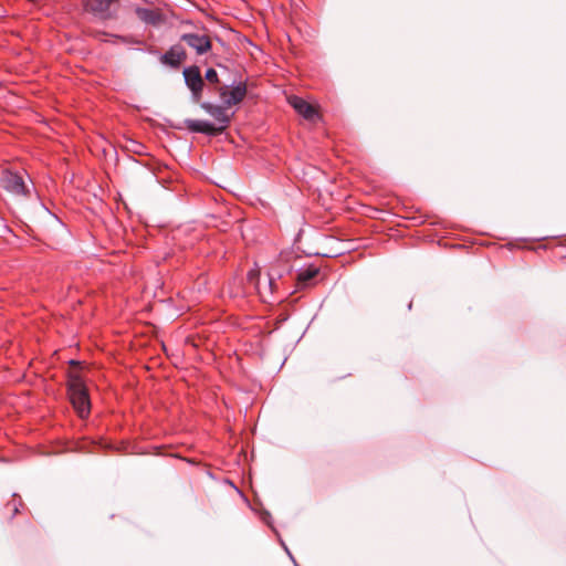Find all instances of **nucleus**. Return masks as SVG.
<instances>
[{
    "mask_svg": "<svg viewBox=\"0 0 566 566\" xmlns=\"http://www.w3.org/2000/svg\"><path fill=\"white\" fill-rule=\"evenodd\" d=\"M71 402L81 418L90 415L91 402L84 380L77 374H71L67 381Z\"/></svg>",
    "mask_w": 566,
    "mask_h": 566,
    "instance_id": "1",
    "label": "nucleus"
},
{
    "mask_svg": "<svg viewBox=\"0 0 566 566\" xmlns=\"http://www.w3.org/2000/svg\"><path fill=\"white\" fill-rule=\"evenodd\" d=\"M0 186L13 196L30 197L32 182L30 181L29 185L21 172L4 170L0 178Z\"/></svg>",
    "mask_w": 566,
    "mask_h": 566,
    "instance_id": "2",
    "label": "nucleus"
},
{
    "mask_svg": "<svg viewBox=\"0 0 566 566\" xmlns=\"http://www.w3.org/2000/svg\"><path fill=\"white\" fill-rule=\"evenodd\" d=\"M184 78L187 87L191 92V96L193 102H199L202 95V90L205 86L203 78L201 76L200 69L196 65L188 66L184 69Z\"/></svg>",
    "mask_w": 566,
    "mask_h": 566,
    "instance_id": "3",
    "label": "nucleus"
},
{
    "mask_svg": "<svg viewBox=\"0 0 566 566\" xmlns=\"http://www.w3.org/2000/svg\"><path fill=\"white\" fill-rule=\"evenodd\" d=\"M219 96L224 106L231 107L240 104L247 96L248 86L245 82H239L235 86L229 90L228 86H220L217 88Z\"/></svg>",
    "mask_w": 566,
    "mask_h": 566,
    "instance_id": "4",
    "label": "nucleus"
},
{
    "mask_svg": "<svg viewBox=\"0 0 566 566\" xmlns=\"http://www.w3.org/2000/svg\"><path fill=\"white\" fill-rule=\"evenodd\" d=\"M180 41L185 42L189 48H191L197 55H203L208 53L212 48L210 38L203 33H182L180 35Z\"/></svg>",
    "mask_w": 566,
    "mask_h": 566,
    "instance_id": "5",
    "label": "nucleus"
},
{
    "mask_svg": "<svg viewBox=\"0 0 566 566\" xmlns=\"http://www.w3.org/2000/svg\"><path fill=\"white\" fill-rule=\"evenodd\" d=\"M200 107L217 120V123L219 124L217 128L221 129V133H223L227 129L231 122V115L227 113V106H224L223 104L216 105L210 102H202L200 103Z\"/></svg>",
    "mask_w": 566,
    "mask_h": 566,
    "instance_id": "6",
    "label": "nucleus"
},
{
    "mask_svg": "<svg viewBox=\"0 0 566 566\" xmlns=\"http://www.w3.org/2000/svg\"><path fill=\"white\" fill-rule=\"evenodd\" d=\"M117 0H84V8L96 18L105 20L112 17V6Z\"/></svg>",
    "mask_w": 566,
    "mask_h": 566,
    "instance_id": "7",
    "label": "nucleus"
},
{
    "mask_svg": "<svg viewBox=\"0 0 566 566\" xmlns=\"http://www.w3.org/2000/svg\"><path fill=\"white\" fill-rule=\"evenodd\" d=\"M186 59L187 53L182 45L175 44L160 55L159 61L166 66L178 69L186 61Z\"/></svg>",
    "mask_w": 566,
    "mask_h": 566,
    "instance_id": "8",
    "label": "nucleus"
},
{
    "mask_svg": "<svg viewBox=\"0 0 566 566\" xmlns=\"http://www.w3.org/2000/svg\"><path fill=\"white\" fill-rule=\"evenodd\" d=\"M289 103L301 116L307 120L314 122L318 117L315 107L302 97L292 95L289 97Z\"/></svg>",
    "mask_w": 566,
    "mask_h": 566,
    "instance_id": "9",
    "label": "nucleus"
},
{
    "mask_svg": "<svg viewBox=\"0 0 566 566\" xmlns=\"http://www.w3.org/2000/svg\"><path fill=\"white\" fill-rule=\"evenodd\" d=\"M186 127L192 133H201L209 136H216L221 134V129H218L216 125L208 120L202 119H187Z\"/></svg>",
    "mask_w": 566,
    "mask_h": 566,
    "instance_id": "10",
    "label": "nucleus"
},
{
    "mask_svg": "<svg viewBox=\"0 0 566 566\" xmlns=\"http://www.w3.org/2000/svg\"><path fill=\"white\" fill-rule=\"evenodd\" d=\"M136 15L143 22L151 25H159L164 22V15L159 9L153 8H136Z\"/></svg>",
    "mask_w": 566,
    "mask_h": 566,
    "instance_id": "11",
    "label": "nucleus"
},
{
    "mask_svg": "<svg viewBox=\"0 0 566 566\" xmlns=\"http://www.w3.org/2000/svg\"><path fill=\"white\" fill-rule=\"evenodd\" d=\"M319 270L316 266H310L301 271L297 275L298 283L302 286H308L311 281L317 276Z\"/></svg>",
    "mask_w": 566,
    "mask_h": 566,
    "instance_id": "12",
    "label": "nucleus"
},
{
    "mask_svg": "<svg viewBox=\"0 0 566 566\" xmlns=\"http://www.w3.org/2000/svg\"><path fill=\"white\" fill-rule=\"evenodd\" d=\"M205 77L210 83H219L218 73L214 69H208Z\"/></svg>",
    "mask_w": 566,
    "mask_h": 566,
    "instance_id": "13",
    "label": "nucleus"
},
{
    "mask_svg": "<svg viewBox=\"0 0 566 566\" xmlns=\"http://www.w3.org/2000/svg\"><path fill=\"white\" fill-rule=\"evenodd\" d=\"M8 506L11 507L12 510V516H14L19 512L18 504L14 501L8 504Z\"/></svg>",
    "mask_w": 566,
    "mask_h": 566,
    "instance_id": "14",
    "label": "nucleus"
},
{
    "mask_svg": "<svg viewBox=\"0 0 566 566\" xmlns=\"http://www.w3.org/2000/svg\"><path fill=\"white\" fill-rule=\"evenodd\" d=\"M255 276H256V273H254L253 271H251V272L249 273V280H250V281H253Z\"/></svg>",
    "mask_w": 566,
    "mask_h": 566,
    "instance_id": "15",
    "label": "nucleus"
},
{
    "mask_svg": "<svg viewBox=\"0 0 566 566\" xmlns=\"http://www.w3.org/2000/svg\"><path fill=\"white\" fill-rule=\"evenodd\" d=\"M269 276H270V285H272L273 281H274V274L270 273Z\"/></svg>",
    "mask_w": 566,
    "mask_h": 566,
    "instance_id": "16",
    "label": "nucleus"
}]
</instances>
